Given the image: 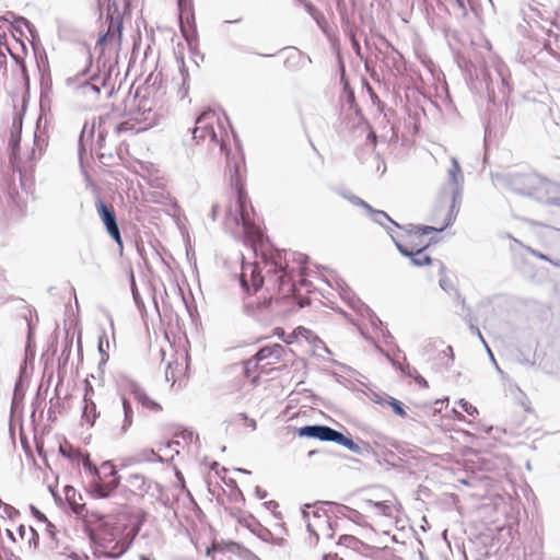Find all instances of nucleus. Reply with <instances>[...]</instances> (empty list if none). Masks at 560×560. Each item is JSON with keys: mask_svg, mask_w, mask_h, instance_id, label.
Returning a JSON list of instances; mask_svg holds the SVG:
<instances>
[{"mask_svg": "<svg viewBox=\"0 0 560 560\" xmlns=\"http://www.w3.org/2000/svg\"><path fill=\"white\" fill-rule=\"evenodd\" d=\"M140 560H151L149 557L144 556V555H141L140 556Z\"/></svg>", "mask_w": 560, "mask_h": 560, "instance_id": "nucleus-64", "label": "nucleus"}, {"mask_svg": "<svg viewBox=\"0 0 560 560\" xmlns=\"http://www.w3.org/2000/svg\"><path fill=\"white\" fill-rule=\"evenodd\" d=\"M104 339H105V342H106V346L108 347L109 342L108 340L105 338V336H101L100 337V341H98V350L102 354V361L105 362L107 361L108 359V354L105 353V350H104Z\"/></svg>", "mask_w": 560, "mask_h": 560, "instance_id": "nucleus-39", "label": "nucleus"}, {"mask_svg": "<svg viewBox=\"0 0 560 560\" xmlns=\"http://www.w3.org/2000/svg\"><path fill=\"white\" fill-rule=\"evenodd\" d=\"M390 238L394 242L398 252L405 256L410 257L411 264L417 267H422L424 265L431 264L432 259L429 255H427L423 250V247L417 248V252L409 250V248L401 243V241L396 237L394 234H390Z\"/></svg>", "mask_w": 560, "mask_h": 560, "instance_id": "nucleus-14", "label": "nucleus"}, {"mask_svg": "<svg viewBox=\"0 0 560 560\" xmlns=\"http://www.w3.org/2000/svg\"><path fill=\"white\" fill-rule=\"evenodd\" d=\"M549 262L552 264L556 267H560V261L559 260L556 261V260L551 259V261H549Z\"/></svg>", "mask_w": 560, "mask_h": 560, "instance_id": "nucleus-59", "label": "nucleus"}, {"mask_svg": "<svg viewBox=\"0 0 560 560\" xmlns=\"http://www.w3.org/2000/svg\"><path fill=\"white\" fill-rule=\"evenodd\" d=\"M121 407L124 418L121 420V424L117 428L116 435L121 438L127 434L129 429L133 423L135 411L131 402L125 397L121 396Z\"/></svg>", "mask_w": 560, "mask_h": 560, "instance_id": "nucleus-18", "label": "nucleus"}, {"mask_svg": "<svg viewBox=\"0 0 560 560\" xmlns=\"http://www.w3.org/2000/svg\"><path fill=\"white\" fill-rule=\"evenodd\" d=\"M21 71H22L24 83L26 86H28L30 78H28L27 69H26V66L24 62H21Z\"/></svg>", "mask_w": 560, "mask_h": 560, "instance_id": "nucleus-46", "label": "nucleus"}, {"mask_svg": "<svg viewBox=\"0 0 560 560\" xmlns=\"http://www.w3.org/2000/svg\"><path fill=\"white\" fill-rule=\"evenodd\" d=\"M452 167L447 172L448 183L441 190V198L443 200H450V210L445 218V223L440 228H433L429 225H415L406 224L400 228L401 234H394L398 237L409 250L417 252V248L423 247V250L429 246L428 243H423L421 237L429 235L433 232H442L447 226L452 225L455 221L456 214L454 213L457 203L460 202L463 194V182L464 176L456 158H452Z\"/></svg>", "mask_w": 560, "mask_h": 560, "instance_id": "nucleus-1", "label": "nucleus"}, {"mask_svg": "<svg viewBox=\"0 0 560 560\" xmlns=\"http://www.w3.org/2000/svg\"><path fill=\"white\" fill-rule=\"evenodd\" d=\"M375 508L385 516L392 514V506L387 502H375Z\"/></svg>", "mask_w": 560, "mask_h": 560, "instance_id": "nucleus-37", "label": "nucleus"}, {"mask_svg": "<svg viewBox=\"0 0 560 560\" xmlns=\"http://www.w3.org/2000/svg\"><path fill=\"white\" fill-rule=\"evenodd\" d=\"M341 197L345 198L346 200H348L353 206L363 208L365 211H366V209H371V206L368 202H365L363 199H361L360 197H358L349 191H342Z\"/></svg>", "mask_w": 560, "mask_h": 560, "instance_id": "nucleus-27", "label": "nucleus"}, {"mask_svg": "<svg viewBox=\"0 0 560 560\" xmlns=\"http://www.w3.org/2000/svg\"><path fill=\"white\" fill-rule=\"evenodd\" d=\"M439 284L445 292L456 291L453 282L447 277H442Z\"/></svg>", "mask_w": 560, "mask_h": 560, "instance_id": "nucleus-36", "label": "nucleus"}, {"mask_svg": "<svg viewBox=\"0 0 560 560\" xmlns=\"http://www.w3.org/2000/svg\"><path fill=\"white\" fill-rule=\"evenodd\" d=\"M256 368H257V366H254V364H252V365H249V371L247 372V371H246V368L244 366L246 375L248 376V375H249V373H250L253 370H255Z\"/></svg>", "mask_w": 560, "mask_h": 560, "instance_id": "nucleus-58", "label": "nucleus"}, {"mask_svg": "<svg viewBox=\"0 0 560 560\" xmlns=\"http://www.w3.org/2000/svg\"><path fill=\"white\" fill-rule=\"evenodd\" d=\"M457 5L464 11L466 12V7H465V2L464 0H455Z\"/></svg>", "mask_w": 560, "mask_h": 560, "instance_id": "nucleus-53", "label": "nucleus"}, {"mask_svg": "<svg viewBox=\"0 0 560 560\" xmlns=\"http://www.w3.org/2000/svg\"><path fill=\"white\" fill-rule=\"evenodd\" d=\"M177 4L180 18L192 15V0H178Z\"/></svg>", "mask_w": 560, "mask_h": 560, "instance_id": "nucleus-30", "label": "nucleus"}, {"mask_svg": "<svg viewBox=\"0 0 560 560\" xmlns=\"http://www.w3.org/2000/svg\"><path fill=\"white\" fill-rule=\"evenodd\" d=\"M5 533H7V536H8L11 540H13V541H14V535H13L12 530L7 529V530H5Z\"/></svg>", "mask_w": 560, "mask_h": 560, "instance_id": "nucleus-57", "label": "nucleus"}, {"mask_svg": "<svg viewBox=\"0 0 560 560\" xmlns=\"http://www.w3.org/2000/svg\"><path fill=\"white\" fill-rule=\"evenodd\" d=\"M215 121L219 122V118L214 110H203L196 119V126L192 129V138L199 140L209 137L211 142L219 143V137L213 126Z\"/></svg>", "mask_w": 560, "mask_h": 560, "instance_id": "nucleus-8", "label": "nucleus"}, {"mask_svg": "<svg viewBox=\"0 0 560 560\" xmlns=\"http://www.w3.org/2000/svg\"><path fill=\"white\" fill-rule=\"evenodd\" d=\"M217 213H218V206H217V205H214V206L212 207V211H211V218H212L213 220H215V218H217Z\"/></svg>", "mask_w": 560, "mask_h": 560, "instance_id": "nucleus-54", "label": "nucleus"}, {"mask_svg": "<svg viewBox=\"0 0 560 560\" xmlns=\"http://www.w3.org/2000/svg\"><path fill=\"white\" fill-rule=\"evenodd\" d=\"M50 105V100L48 95L44 92V88L42 86V96H40V110L44 112Z\"/></svg>", "mask_w": 560, "mask_h": 560, "instance_id": "nucleus-40", "label": "nucleus"}, {"mask_svg": "<svg viewBox=\"0 0 560 560\" xmlns=\"http://www.w3.org/2000/svg\"><path fill=\"white\" fill-rule=\"evenodd\" d=\"M20 22L25 24V25L30 24V22L26 19H24V18H20Z\"/></svg>", "mask_w": 560, "mask_h": 560, "instance_id": "nucleus-60", "label": "nucleus"}, {"mask_svg": "<svg viewBox=\"0 0 560 560\" xmlns=\"http://www.w3.org/2000/svg\"><path fill=\"white\" fill-rule=\"evenodd\" d=\"M470 331H471L474 335H477V336H478V338H479V339L481 340V342L485 345V347H486V349H487V351H488V353H489V355H490L491 360L493 361V363H494V365H495V369L498 370V372L502 373V371H501V369L499 368V365H498V363H497V361H495V359H494V357H493V354H492V352H491L490 348L488 347V345H487V342H486V340H485L483 336L481 335V332H480L479 328H478V327H476L475 325H470Z\"/></svg>", "mask_w": 560, "mask_h": 560, "instance_id": "nucleus-29", "label": "nucleus"}, {"mask_svg": "<svg viewBox=\"0 0 560 560\" xmlns=\"http://www.w3.org/2000/svg\"><path fill=\"white\" fill-rule=\"evenodd\" d=\"M0 511H2V514L11 520L16 517L18 515H20L19 510H16L14 506H12L8 503H3Z\"/></svg>", "mask_w": 560, "mask_h": 560, "instance_id": "nucleus-32", "label": "nucleus"}, {"mask_svg": "<svg viewBox=\"0 0 560 560\" xmlns=\"http://www.w3.org/2000/svg\"><path fill=\"white\" fill-rule=\"evenodd\" d=\"M65 493H66L67 500L69 501V503L71 505L72 511L75 514L81 515L83 510H84V505H81V504H78V503L73 502V497L75 494V489L73 487H71V486H67L65 488Z\"/></svg>", "mask_w": 560, "mask_h": 560, "instance_id": "nucleus-25", "label": "nucleus"}, {"mask_svg": "<svg viewBox=\"0 0 560 560\" xmlns=\"http://www.w3.org/2000/svg\"><path fill=\"white\" fill-rule=\"evenodd\" d=\"M418 374V371L415 368H411L409 364H407V373L406 375L409 377H415V375Z\"/></svg>", "mask_w": 560, "mask_h": 560, "instance_id": "nucleus-49", "label": "nucleus"}, {"mask_svg": "<svg viewBox=\"0 0 560 560\" xmlns=\"http://www.w3.org/2000/svg\"><path fill=\"white\" fill-rule=\"evenodd\" d=\"M413 380L416 381L417 384H419L420 386H423V387H428V382L424 377H422L419 373L417 375H415Z\"/></svg>", "mask_w": 560, "mask_h": 560, "instance_id": "nucleus-47", "label": "nucleus"}, {"mask_svg": "<svg viewBox=\"0 0 560 560\" xmlns=\"http://www.w3.org/2000/svg\"><path fill=\"white\" fill-rule=\"evenodd\" d=\"M101 521V530H90V539L95 545L96 551L103 553L108 558H119L122 556L131 546L132 540L138 535V528H135L131 533L129 540H116L114 529L109 528L107 524L103 523V516L98 517Z\"/></svg>", "mask_w": 560, "mask_h": 560, "instance_id": "nucleus-3", "label": "nucleus"}, {"mask_svg": "<svg viewBox=\"0 0 560 560\" xmlns=\"http://www.w3.org/2000/svg\"><path fill=\"white\" fill-rule=\"evenodd\" d=\"M521 11L524 21L527 22L528 24H530L532 22H538V20L542 18L540 10L532 4L524 5Z\"/></svg>", "mask_w": 560, "mask_h": 560, "instance_id": "nucleus-24", "label": "nucleus"}, {"mask_svg": "<svg viewBox=\"0 0 560 560\" xmlns=\"http://www.w3.org/2000/svg\"><path fill=\"white\" fill-rule=\"evenodd\" d=\"M88 124L84 125L83 129H82V132H81V136H80V142L82 143L83 141V138L85 136V132L88 131Z\"/></svg>", "mask_w": 560, "mask_h": 560, "instance_id": "nucleus-55", "label": "nucleus"}, {"mask_svg": "<svg viewBox=\"0 0 560 560\" xmlns=\"http://www.w3.org/2000/svg\"><path fill=\"white\" fill-rule=\"evenodd\" d=\"M530 198L553 206L552 215L556 223L560 224V185L537 175L534 178Z\"/></svg>", "mask_w": 560, "mask_h": 560, "instance_id": "nucleus-5", "label": "nucleus"}, {"mask_svg": "<svg viewBox=\"0 0 560 560\" xmlns=\"http://www.w3.org/2000/svg\"><path fill=\"white\" fill-rule=\"evenodd\" d=\"M21 132H22V119L14 118L13 122H12L11 137H10V141H9L12 158L16 156V152L20 148Z\"/></svg>", "mask_w": 560, "mask_h": 560, "instance_id": "nucleus-20", "label": "nucleus"}, {"mask_svg": "<svg viewBox=\"0 0 560 560\" xmlns=\"http://www.w3.org/2000/svg\"><path fill=\"white\" fill-rule=\"evenodd\" d=\"M108 20V28L106 33L102 34L97 39L96 47L103 49V47L110 40H115L117 44L120 43L121 32H122V21L117 14L116 16L109 14L107 16Z\"/></svg>", "mask_w": 560, "mask_h": 560, "instance_id": "nucleus-13", "label": "nucleus"}, {"mask_svg": "<svg viewBox=\"0 0 560 560\" xmlns=\"http://www.w3.org/2000/svg\"><path fill=\"white\" fill-rule=\"evenodd\" d=\"M128 390L143 408L155 412L162 410V406L158 401L151 399L138 383L130 382Z\"/></svg>", "mask_w": 560, "mask_h": 560, "instance_id": "nucleus-15", "label": "nucleus"}, {"mask_svg": "<svg viewBox=\"0 0 560 560\" xmlns=\"http://www.w3.org/2000/svg\"><path fill=\"white\" fill-rule=\"evenodd\" d=\"M19 535L23 538L26 534V527L24 525H20L18 528Z\"/></svg>", "mask_w": 560, "mask_h": 560, "instance_id": "nucleus-51", "label": "nucleus"}, {"mask_svg": "<svg viewBox=\"0 0 560 560\" xmlns=\"http://www.w3.org/2000/svg\"><path fill=\"white\" fill-rule=\"evenodd\" d=\"M180 443L178 441H171L167 443V447L172 448L173 446L178 447Z\"/></svg>", "mask_w": 560, "mask_h": 560, "instance_id": "nucleus-56", "label": "nucleus"}, {"mask_svg": "<svg viewBox=\"0 0 560 560\" xmlns=\"http://www.w3.org/2000/svg\"><path fill=\"white\" fill-rule=\"evenodd\" d=\"M339 431L324 424L304 425L298 429L300 438L317 439L324 442L336 443Z\"/></svg>", "mask_w": 560, "mask_h": 560, "instance_id": "nucleus-11", "label": "nucleus"}, {"mask_svg": "<svg viewBox=\"0 0 560 560\" xmlns=\"http://www.w3.org/2000/svg\"><path fill=\"white\" fill-rule=\"evenodd\" d=\"M527 250L528 253H530L533 256L541 259V260H546V261H551V258H549L547 255L532 248V247H527Z\"/></svg>", "mask_w": 560, "mask_h": 560, "instance_id": "nucleus-42", "label": "nucleus"}, {"mask_svg": "<svg viewBox=\"0 0 560 560\" xmlns=\"http://www.w3.org/2000/svg\"><path fill=\"white\" fill-rule=\"evenodd\" d=\"M105 140V130L102 129V126L100 125V130H98V145L100 148H103V141Z\"/></svg>", "mask_w": 560, "mask_h": 560, "instance_id": "nucleus-48", "label": "nucleus"}, {"mask_svg": "<svg viewBox=\"0 0 560 560\" xmlns=\"http://www.w3.org/2000/svg\"><path fill=\"white\" fill-rule=\"evenodd\" d=\"M441 354L447 357L451 363L454 361L453 348L451 346L446 347V349L443 350Z\"/></svg>", "mask_w": 560, "mask_h": 560, "instance_id": "nucleus-45", "label": "nucleus"}, {"mask_svg": "<svg viewBox=\"0 0 560 560\" xmlns=\"http://www.w3.org/2000/svg\"><path fill=\"white\" fill-rule=\"evenodd\" d=\"M302 516L306 523V528L310 533L319 538V533L327 538L334 536V524L326 511L317 508L316 505L305 504L302 509Z\"/></svg>", "mask_w": 560, "mask_h": 560, "instance_id": "nucleus-6", "label": "nucleus"}, {"mask_svg": "<svg viewBox=\"0 0 560 560\" xmlns=\"http://www.w3.org/2000/svg\"><path fill=\"white\" fill-rule=\"evenodd\" d=\"M375 402L377 404H384V402H387L394 410V412L400 417H405L406 416V411L402 407V404L390 397V396H385L384 398H382L381 396L376 395V399L374 400Z\"/></svg>", "mask_w": 560, "mask_h": 560, "instance_id": "nucleus-23", "label": "nucleus"}, {"mask_svg": "<svg viewBox=\"0 0 560 560\" xmlns=\"http://www.w3.org/2000/svg\"><path fill=\"white\" fill-rule=\"evenodd\" d=\"M338 545L346 546L351 549H357L359 546H365L363 541L352 535H342L339 537Z\"/></svg>", "mask_w": 560, "mask_h": 560, "instance_id": "nucleus-26", "label": "nucleus"}, {"mask_svg": "<svg viewBox=\"0 0 560 560\" xmlns=\"http://www.w3.org/2000/svg\"><path fill=\"white\" fill-rule=\"evenodd\" d=\"M119 482H120V477H115L114 479H112L108 482H104L101 478V479H98V481H95L92 485V494L98 499L108 498L117 489V487L119 486Z\"/></svg>", "mask_w": 560, "mask_h": 560, "instance_id": "nucleus-19", "label": "nucleus"}, {"mask_svg": "<svg viewBox=\"0 0 560 560\" xmlns=\"http://www.w3.org/2000/svg\"><path fill=\"white\" fill-rule=\"evenodd\" d=\"M42 124L43 117L39 116L33 133V145L25 152L26 162H28L31 166L40 159L48 145L47 121L45 120L44 126Z\"/></svg>", "mask_w": 560, "mask_h": 560, "instance_id": "nucleus-9", "label": "nucleus"}, {"mask_svg": "<svg viewBox=\"0 0 560 560\" xmlns=\"http://www.w3.org/2000/svg\"><path fill=\"white\" fill-rule=\"evenodd\" d=\"M284 352V348L281 345L275 343L272 346L261 348L253 358L245 362L246 371H249V365L258 366V363L264 360H268L267 364L278 362Z\"/></svg>", "mask_w": 560, "mask_h": 560, "instance_id": "nucleus-12", "label": "nucleus"}, {"mask_svg": "<svg viewBox=\"0 0 560 560\" xmlns=\"http://www.w3.org/2000/svg\"><path fill=\"white\" fill-rule=\"evenodd\" d=\"M95 207L107 233L120 247V249H122L121 234L114 208L112 206H107L102 199L96 200Z\"/></svg>", "mask_w": 560, "mask_h": 560, "instance_id": "nucleus-10", "label": "nucleus"}, {"mask_svg": "<svg viewBox=\"0 0 560 560\" xmlns=\"http://www.w3.org/2000/svg\"><path fill=\"white\" fill-rule=\"evenodd\" d=\"M458 404L460 405V407L463 408V410L465 412H467L469 416H475L478 413V410L475 406H472L470 402L464 400V399H460L458 401Z\"/></svg>", "mask_w": 560, "mask_h": 560, "instance_id": "nucleus-35", "label": "nucleus"}, {"mask_svg": "<svg viewBox=\"0 0 560 560\" xmlns=\"http://www.w3.org/2000/svg\"><path fill=\"white\" fill-rule=\"evenodd\" d=\"M31 511H32V514L39 521L42 522H47V517L45 516V514H43L38 509H36L35 506H31Z\"/></svg>", "mask_w": 560, "mask_h": 560, "instance_id": "nucleus-43", "label": "nucleus"}, {"mask_svg": "<svg viewBox=\"0 0 560 560\" xmlns=\"http://www.w3.org/2000/svg\"><path fill=\"white\" fill-rule=\"evenodd\" d=\"M81 90H82L83 94H85V95L100 94V88L96 84L91 83L89 81H85L83 84H81Z\"/></svg>", "mask_w": 560, "mask_h": 560, "instance_id": "nucleus-33", "label": "nucleus"}, {"mask_svg": "<svg viewBox=\"0 0 560 560\" xmlns=\"http://www.w3.org/2000/svg\"><path fill=\"white\" fill-rule=\"evenodd\" d=\"M93 393V387L90 383L86 384L85 394H84V408L82 412V418L86 423L93 425L95 420L98 418L100 412L96 409V405L91 398V394Z\"/></svg>", "mask_w": 560, "mask_h": 560, "instance_id": "nucleus-17", "label": "nucleus"}, {"mask_svg": "<svg viewBox=\"0 0 560 560\" xmlns=\"http://www.w3.org/2000/svg\"><path fill=\"white\" fill-rule=\"evenodd\" d=\"M102 470L107 471L106 476L113 477V479L117 476V471L112 462H105L102 464Z\"/></svg>", "mask_w": 560, "mask_h": 560, "instance_id": "nucleus-38", "label": "nucleus"}, {"mask_svg": "<svg viewBox=\"0 0 560 560\" xmlns=\"http://www.w3.org/2000/svg\"><path fill=\"white\" fill-rule=\"evenodd\" d=\"M386 358L392 362V364L395 368L399 369L405 374L407 373V364L408 363H398L395 360H393L388 354H386Z\"/></svg>", "mask_w": 560, "mask_h": 560, "instance_id": "nucleus-44", "label": "nucleus"}, {"mask_svg": "<svg viewBox=\"0 0 560 560\" xmlns=\"http://www.w3.org/2000/svg\"><path fill=\"white\" fill-rule=\"evenodd\" d=\"M336 443L342 445L354 454H363V447L357 444L351 438L343 435L341 432H339Z\"/></svg>", "mask_w": 560, "mask_h": 560, "instance_id": "nucleus-22", "label": "nucleus"}, {"mask_svg": "<svg viewBox=\"0 0 560 560\" xmlns=\"http://www.w3.org/2000/svg\"><path fill=\"white\" fill-rule=\"evenodd\" d=\"M129 483L132 486V487H136L137 489H143L144 485H145V479L142 475H139V474H132L130 477H129Z\"/></svg>", "mask_w": 560, "mask_h": 560, "instance_id": "nucleus-31", "label": "nucleus"}, {"mask_svg": "<svg viewBox=\"0 0 560 560\" xmlns=\"http://www.w3.org/2000/svg\"><path fill=\"white\" fill-rule=\"evenodd\" d=\"M83 467L89 470V472L98 479H101V471L100 469L90 460V458H85L83 460Z\"/></svg>", "mask_w": 560, "mask_h": 560, "instance_id": "nucleus-34", "label": "nucleus"}, {"mask_svg": "<svg viewBox=\"0 0 560 560\" xmlns=\"http://www.w3.org/2000/svg\"><path fill=\"white\" fill-rule=\"evenodd\" d=\"M159 462L163 463V458L154 452V450H142L130 458L131 464H140V463H152Z\"/></svg>", "mask_w": 560, "mask_h": 560, "instance_id": "nucleus-21", "label": "nucleus"}, {"mask_svg": "<svg viewBox=\"0 0 560 560\" xmlns=\"http://www.w3.org/2000/svg\"><path fill=\"white\" fill-rule=\"evenodd\" d=\"M256 493L259 499H265L267 497V492L259 487H256Z\"/></svg>", "mask_w": 560, "mask_h": 560, "instance_id": "nucleus-50", "label": "nucleus"}, {"mask_svg": "<svg viewBox=\"0 0 560 560\" xmlns=\"http://www.w3.org/2000/svg\"><path fill=\"white\" fill-rule=\"evenodd\" d=\"M323 560H338V559L331 558L330 556L326 555V556H324Z\"/></svg>", "mask_w": 560, "mask_h": 560, "instance_id": "nucleus-61", "label": "nucleus"}, {"mask_svg": "<svg viewBox=\"0 0 560 560\" xmlns=\"http://www.w3.org/2000/svg\"><path fill=\"white\" fill-rule=\"evenodd\" d=\"M536 174L509 172L492 176L494 185L518 196L529 197Z\"/></svg>", "mask_w": 560, "mask_h": 560, "instance_id": "nucleus-4", "label": "nucleus"}, {"mask_svg": "<svg viewBox=\"0 0 560 560\" xmlns=\"http://www.w3.org/2000/svg\"><path fill=\"white\" fill-rule=\"evenodd\" d=\"M226 160H228V167H229L230 176H231V183L233 185H235V187L237 189V202H238V207H240L241 220H242V225H243L244 232H245L246 236L248 238H250L254 243L260 242L262 240V233L254 223L250 222V220L246 213V210H245L246 197L244 196V192L242 191V189L238 187V166H237V164L232 165V161L230 159L229 153L226 154Z\"/></svg>", "mask_w": 560, "mask_h": 560, "instance_id": "nucleus-7", "label": "nucleus"}, {"mask_svg": "<svg viewBox=\"0 0 560 560\" xmlns=\"http://www.w3.org/2000/svg\"><path fill=\"white\" fill-rule=\"evenodd\" d=\"M94 129H95V124L93 122L89 130L90 135H92L94 132Z\"/></svg>", "mask_w": 560, "mask_h": 560, "instance_id": "nucleus-63", "label": "nucleus"}, {"mask_svg": "<svg viewBox=\"0 0 560 560\" xmlns=\"http://www.w3.org/2000/svg\"><path fill=\"white\" fill-rule=\"evenodd\" d=\"M304 1H305V8H306L308 14L316 21V23L318 24V26L320 28H324L323 23H322L324 21V15L313 4H311L306 0H304Z\"/></svg>", "mask_w": 560, "mask_h": 560, "instance_id": "nucleus-28", "label": "nucleus"}, {"mask_svg": "<svg viewBox=\"0 0 560 560\" xmlns=\"http://www.w3.org/2000/svg\"><path fill=\"white\" fill-rule=\"evenodd\" d=\"M368 215L371 218V220L381 226H383L388 235L395 234L392 226L397 228L400 230L402 225L398 224L396 221H394L385 211L383 210H376L371 207V209H366Z\"/></svg>", "mask_w": 560, "mask_h": 560, "instance_id": "nucleus-16", "label": "nucleus"}, {"mask_svg": "<svg viewBox=\"0 0 560 560\" xmlns=\"http://www.w3.org/2000/svg\"><path fill=\"white\" fill-rule=\"evenodd\" d=\"M130 129V124L128 121L120 122L115 126L114 131L116 135H120L124 131H127Z\"/></svg>", "mask_w": 560, "mask_h": 560, "instance_id": "nucleus-41", "label": "nucleus"}, {"mask_svg": "<svg viewBox=\"0 0 560 560\" xmlns=\"http://www.w3.org/2000/svg\"><path fill=\"white\" fill-rule=\"evenodd\" d=\"M262 271L266 273L267 282L277 284L279 289H283L284 285L290 283L289 275L278 260L261 253L260 261L243 264L240 278L242 288L247 292L250 289L257 292L265 281V277L261 275Z\"/></svg>", "mask_w": 560, "mask_h": 560, "instance_id": "nucleus-2", "label": "nucleus"}, {"mask_svg": "<svg viewBox=\"0 0 560 560\" xmlns=\"http://www.w3.org/2000/svg\"><path fill=\"white\" fill-rule=\"evenodd\" d=\"M247 424H248V427H250L253 430H256V428H257L256 420H254V419H248V420H247Z\"/></svg>", "mask_w": 560, "mask_h": 560, "instance_id": "nucleus-52", "label": "nucleus"}, {"mask_svg": "<svg viewBox=\"0 0 560 560\" xmlns=\"http://www.w3.org/2000/svg\"><path fill=\"white\" fill-rule=\"evenodd\" d=\"M240 417L245 421L249 419L246 413H241Z\"/></svg>", "mask_w": 560, "mask_h": 560, "instance_id": "nucleus-62", "label": "nucleus"}]
</instances>
